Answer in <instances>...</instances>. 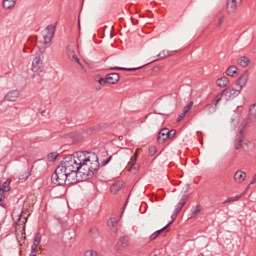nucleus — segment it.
<instances>
[{"label":"nucleus","mask_w":256,"mask_h":256,"mask_svg":"<svg viewBox=\"0 0 256 256\" xmlns=\"http://www.w3.org/2000/svg\"><path fill=\"white\" fill-rule=\"evenodd\" d=\"M31 176V172H24L22 175L18 177L20 181H27L29 177Z\"/></svg>","instance_id":"29"},{"label":"nucleus","mask_w":256,"mask_h":256,"mask_svg":"<svg viewBox=\"0 0 256 256\" xmlns=\"http://www.w3.org/2000/svg\"><path fill=\"white\" fill-rule=\"evenodd\" d=\"M139 69H143V66L136 67V68H125V67H113V68H111L112 71H139Z\"/></svg>","instance_id":"22"},{"label":"nucleus","mask_w":256,"mask_h":256,"mask_svg":"<svg viewBox=\"0 0 256 256\" xmlns=\"http://www.w3.org/2000/svg\"><path fill=\"white\" fill-rule=\"evenodd\" d=\"M17 3V0H3L2 7L4 9H13Z\"/></svg>","instance_id":"19"},{"label":"nucleus","mask_w":256,"mask_h":256,"mask_svg":"<svg viewBox=\"0 0 256 256\" xmlns=\"http://www.w3.org/2000/svg\"><path fill=\"white\" fill-rule=\"evenodd\" d=\"M66 54H67L68 58L70 59V61H75V63H78V65H81V61L77 57V54H75V48H73V46L68 45L66 47Z\"/></svg>","instance_id":"7"},{"label":"nucleus","mask_w":256,"mask_h":256,"mask_svg":"<svg viewBox=\"0 0 256 256\" xmlns=\"http://www.w3.org/2000/svg\"><path fill=\"white\" fill-rule=\"evenodd\" d=\"M19 95H20L19 90H12L5 95L4 99L5 101H11V102L17 101V99H19Z\"/></svg>","instance_id":"12"},{"label":"nucleus","mask_w":256,"mask_h":256,"mask_svg":"<svg viewBox=\"0 0 256 256\" xmlns=\"http://www.w3.org/2000/svg\"><path fill=\"white\" fill-rule=\"evenodd\" d=\"M223 25V17L219 18L218 27H221Z\"/></svg>","instance_id":"45"},{"label":"nucleus","mask_w":256,"mask_h":256,"mask_svg":"<svg viewBox=\"0 0 256 256\" xmlns=\"http://www.w3.org/2000/svg\"><path fill=\"white\" fill-rule=\"evenodd\" d=\"M121 189H123V181H121V180L114 182L110 187V191H111V193H114V195L119 193V191H121Z\"/></svg>","instance_id":"15"},{"label":"nucleus","mask_w":256,"mask_h":256,"mask_svg":"<svg viewBox=\"0 0 256 256\" xmlns=\"http://www.w3.org/2000/svg\"><path fill=\"white\" fill-rule=\"evenodd\" d=\"M58 155L57 152L49 153L47 156L48 161L53 162L55 159H57Z\"/></svg>","instance_id":"30"},{"label":"nucleus","mask_w":256,"mask_h":256,"mask_svg":"<svg viewBox=\"0 0 256 256\" xmlns=\"http://www.w3.org/2000/svg\"><path fill=\"white\" fill-rule=\"evenodd\" d=\"M116 247L118 251H125L129 247V236H122L119 238Z\"/></svg>","instance_id":"9"},{"label":"nucleus","mask_w":256,"mask_h":256,"mask_svg":"<svg viewBox=\"0 0 256 256\" xmlns=\"http://www.w3.org/2000/svg\"><path fill=\"white\" fill-rule=\"evenodd\" d=\"M5 199V195L3 194V190H0V202Z\"/></svg>","instance_id":"41"},{"label":"nucleus","mask_w":256,"mask_h":256,"mask_svg":"<svg viewBox=\"0 0 256 256\" xmlns=\"http://www.w3.org/2000/svg\"><path fill=\"white\" fill-rule=\"evenodd\" d=\"M179 214H177L176 212H173V214L171 215V219H173V221H175V219H177V216Z\"/></svg>","instance_id":"44"},{"label":"nucleus","mask_w":256,"mask_h":256,"mask_svg":"<svg viewBox=\"0 0 256 256\" xmlns=\"http://www.w3.org/2000/svg\"><path fill=\"white\" fill-rule=\"evenodd\" d=\"M236 73H237V67L235 66H230L226 71V75H228L229 77H233Z\"/></svg>","instance_id":"26"},{"label":"nucleus","mask_w":256,"mask_h":256,"mask_svg":"<svg viewBox=\"0 0 256 256\" xmlns=\"http://www.w3.org/2000/svg\"><path fill=\"white\" fill-rule=\"evenodd\" d=\"M170 55H171V52L167 50H163L162 52L159 53L158 57H160V59H165V57H169Z\"/></svg>","instance_id":"31"},{"label":"nucleus","mask_w":256,"mask_h":256,"mask_svg":"<svg viewBox=\"0 0 256 256\" xmlns=\"http://www.w3.org/2000/svg\"><path fill=\"white\" fill-rule=\"evenodd\" d=\"M177 134V131L175 130H168V139H173V137H175V135Z\"/></svg>","instance_id":"35"},{"label":"nucleus","mask_w":256,"mask_h":256,"mask_svg":"<svg viewBox=\"0 0 256 256\" xmlns=\"http://www.w3.org/2000/svg\"><path fill=\"white\" fill-rule=\"evenodd\" d=\"M241 197H243V195H236V196H233L234 198V201H239L241 199Z\"/></svg>","instance_id":"42"},{"label":"nucleus","mask_w":256,"mask_h":256,"mask_svg":"<svg viewBox=\"0 0 256 256\" xmlns=\"http://www.w3.org/2000/svg\"><path fill=\"white\" fill-rule=\"evenodd\" d=\"M169 139V129L162 128L158 133V143H165Z\"/></svg>","instance_id":"10"},{"label":"nucleus","mask_w":256,"mask_h":256,"mask_svg":"<svg viewBox=\"0 0 256 256\" xmlns=\"http://www.w3.org/2000/svg\"><path fill=\"white\" fill-rule=\"evenodd\" d=\"M247 179V173L243 172L242 170H237L234 173V181L235 183H243Z\"/></svg>","instance_id":"13"},{"label":"nucleus","mask_w":256,"mask_h":256,"mask_svg":"<svg viewBox=\"0 0 256 256\" xmlns=\"http://www.w3.org/2000/svg\"><path fill=\"white\" fill-rule=\"evenodd\" d=\"M241 197H243V195H236V196H233L234 198V201H239L241 199Z\"/></svg>","instance_id":"43"},{"label":"nucleus","mask_w":256,"mask_h":256,"mask_svg":"<svg viewBox=\"0 0 256 256\" xmlns=\"http://www.w3.org/2000/svg\"><path fill=\"white\" fill-rule=\"evenodd\" d=\"M108 227L111 229L113 233H118L119 231V219L110 218L108 220Z\"/></svg>","instance_id":"11"},{"label":"nucleus","mask_w":256,"mask_h":256,"mask_svg":"<svg viewBox=\"0 0 256 256\" xmlns=\"http://www.w3.org/2000/svg\"><path fill=\"white\" fill-rule=\"evenodd\" d=\"M98 83H99V85L105 86L109 82H108L107 77H106V78H99Z\"/></svg>","instance_id":"34"},{"label":"nucleus","mask_w":256,"mask_h":256,"mask_svg":"<svg viewBox=\"0 0 256 256\" xmlns=\"http://www.w3.org/2000/svg\"><path fill=\"white\" fill-rule=\"evenodd\" d=\"M235 149H243L245 153H251L255 151V142L245 138L243 133L240 132L235 139Z\"/></svg>","instance_id":"4"},{"label":"nucleus","mask_w":256,"mask_h":256,"mask_svg":"<svg viewBox=\"0 0 256 256\" xmlns=\"http://www.w3.org/2000/svg\"><path fill=\"white\" fill-rule=\"evenodd\" d=\"M191 107H193V102H189V103L184 107L183 116L187 115V113H189V111H191Z\"/></svg>","instance_id":"32"},{"label":"nucleus","mask_w":256,"mask_h":256,"mask_svg":"<svg viewBox=\"0 0 256 256\" xmlns=\"http://www.w3.org/2000/svg\"><path fill=\"white\" fill-rule=\"evenodd\" d=\"M186 203H187V196H183L179 201V203L176 205L174 209V213H177V214L181 213V209L185 207Z\"/></svg>","instance_id":"17"},{"label":"nucleus","mask_w":256,"mask_h":256,"mask_svg":"<svg viewBox=\"0 0 256 256\" xmlns=\"http://www.w3.org/2000/svg\"><path fill=\"white\" fill-rule=\"evenodd\" d=\"M131 22H132V25H138L139 24V20L134 19L133 17H131Z\"/></svg>","instance_id":"40"},{"label":"nucleus","mask_w":256,"mask_h":256,"mask_svg":"<svg viewBox=\"0 0 256 256\" xmlns=\"http://www.w3.org/2000/svg\"><path fill=\"white\" fill-rule=\"evenodd\" d=\"M32 71L36 75H41L43 73V56L38 54L32 60Z\"/></svg>","instance_id":"6"},{"label":"nucleus","mask_w":256,"mask_h":256,"mask_svg":"<svg viewBox=\"0 0 256 256\" xmlns=\"http://www.w3.org/2000/svg\"><path fill=\"white\" fill-rule=\"evenodd\" d=\"M239 1L241 0H228L226 4L227 13H235Z\"/></svg>","instance_id":"14"},{"label":"nucleus","mask_w":256,"mask_h":256,"mask_svg":"<svg viewBox=\"0 0 256 256\" xmlns=\"http://www.w3.org/2000/svg\"><path fill=\"white\" fill-rule=\"evenodd\" d=\"M27 219H29V211L24 210L16 223V239L20 245L25 243V225L27 224Z\"/></svg>","instance_id":"2"},{"label":"nucleus","mask_w":256,"mask_h":256,"mask_svg":"<svg viewBox=\"0 0 256 256\" xmlns=\"http://www.w3.org/2000/svg\"><path fill=\"white\" fill-rule=\"evenodd\" d=\"M84 256H99V254L93 250H87L85 253H84Z\"/></svg>","instance_id":"33"},{"label":"nucleus","mask_w":256,"mask_h":256,"mask_svg":"<svg viewBox=\"0 0 256 256\" xmlns=\"http://www.w3.org/2000/svg\"><path fill=\"white\" fill-rule=\"evenodd\" d=\"M135 163H137V153H135V154L130 158V161L128 162V167H130V169H135V170H137V168L135 167Z\"/></svg>","instance_id":"23"},{"label":"nucleus","mask_w":256,"mask_h":256,"mask_svg":"<svg viewBox=\"0 0 256 256\" xmlns=\"http://www.w3.org/2000/svg\"><path fill=\"white\" fill-rule=\"evenodd\" d=\"M239 65L241 67H247L249 65V58L245 57V56H242L240 57L239 59Z\"/></svg>","instance_id":"25"},{"label":"nucleus","mask_w":256,"mask_h":256,"mask_svg":"<svg viewBox=\"0 0 256 256\" xmlns=\"http://www.w3.org/2000/svg\"><path fill=\"white\" fill-rule=\"evenodd\" d=\"M30 256H37V252H31Z\"/></svg>","instance_id":"47"},{"label":"nucleus","mask_w":256,"mask_h":256,"mask_svg":"<svg viewBox=\"0 0 256 256\" xmlns=\"http://www.w3.org/2000/svg\"><path fill=\"white\" fill-rule=\"evenodd\" d=\"M111 159H113V156H109L106 160L102 161V167H105V165H109V163H111Z\"/></svg>","instance_id":"36"},{"label":"nucleus","mask_w":256,"mask_h":256,"mask_svg":"<svg viewBox=\"0 0 256 256\" xmlns=\"http://www.w3.org/2000/svg\"><path fill=\"white\" fill-rule=\"evenodd\" d=\"M89 233H90V235H91L92 237H95V233H97V229L91 228Z\"/></svg>","instance_id":"38"},{"label":"nucleus","mask_w":256,"mask_h":256,"mask_svg":"<svg viewBox=\"0 0 256 256\" xmlns=\"http://www.w3.org/2000/svg\"><path fill=\"white\" fill-rule=\"evenodd\" d=\"M32 245H35L36 247H39V245H41V234L37 233L35 235Z\"/></svg>","instance_id":"27"},{"label":"nucleus","mask_w":256,"mask_h":256,"mask_svg":"<svg viewBox=\"0 0 256 256\" xmlns=\"http://www.w3.org/2000/svg\"><path fill=\"white\" fill-rule=\"evenodd\" d=\"M32 245H35L36 247H39V245H41V234L37 233L35 235Z\"/></svg>","instance_id":"28"},{"label":"nucleus","mask_w":256,"mask_h":256,"mask_svg":"<svg viewBox=\"0 0 256 256\" xmlns=\"http://www.w3.org/2000/svg\"><path fill=\"white\" fill-rule=\"evenodd\" d=\"M240 94H241L240 88L239 89L226 88L220 94L215 96V98L212 100V105L217 107V105L221 103V99H223V97L226 101H231V99H235V97H238V95Z\"/></svg>","instance_id":"3"},{"label":"nucleus","mask_w":256,"mask_h":256,"mask_svg":"<svg viewBox=\"0 0 256 256\" xmlns=\"http://www.w3.org/2000/svg\"><path fill=\"white\" fill-rule=\"evenodd\" d=\"M233 202H235V199H234L233 197H229V198H227V199L223 202V204L225 205L226 203H233Z\"/></svg>","instance_id":"37"},{"label":"nucleus","mask_w":256,"mask_h":256,"mask_svg":"<svg viewBox=\"0 0 256 256\" xmlns=\"http://www.w3.org/2000/svg\"><path fill=\"white\" fill-rule=\"evenodd\" d=\"M216 85H217V87H220L221 89H223V87H227V85H229V78H227L225 76L218 78L216 80Z\"/></svg>","instance_id":"18"},{"label":"nucleus","mask_w":256,"mask_h":256,"mask_svg":"<svg viewBox=\"0 0 256 256\" xmlns=\"http://www.w3.org/2000/svg\"><path fill=\"white\" fill-rule=\"evenodd\" d=\"M39 246H35L34 244H32V246H31V253H37V248H38Z\"/></svg>","instance_id":"39"},{"label":"nucleus","mask_w":256,"mask_h":256,"mask_svg":"<svg viewBox=\"0 0 256 256\" xmlns=\"http://www.w3.org/2000/svg\"><path fill=\"white\" fill-rule=\"evenodd\" d=\"M0 191H3V195H5V193H7L8 191H11V178H8L2 184V187L0 188Z\"/></svg>","instance_id":"20"},{"label":"nucleus","mask_w":256,"mask_h":256,"mask_svg":"<svg viewBox=\"0 0 256 256\" xmlns=\"http://www.w3.org/2000/svg\"><path fill=\"white\" fill-rule=\"evenodd\" d=\"M183 117H185V115L183 116V113L180 115V117L178 118V121H181V119H183Z\"/></svg>","instance_id":"46"},{"label":"nucleus","mask_w":256,"mask_h":256,"mask_svg":"<svg viewBox=\"0 0 256 256\" xmlns=\"http://www.w3.org/2000/svg\"><path fill=\"white\" fill-rule=\"evenodd\" d=\"M106 78L110 85H115V83L119 82V73L108 74Z\"/></svg>","instance_id":"16"},{"label":"nucleus","mask_w":256,"mask_h":256,"mask_svg":"<svg viewBox=\"0 0 256 256\" xmlns=\"http://www.w3.org/2000/svg\"><path fill=\"white\" fill-rule=\"evenodd\" d=\"M247 81H249V71H245L243 74H241L236 81V85L242 91L243 87L247 85Z\"/></svg>","instance_id":"8"},{"label":"nucleus","mask_w":256,"mask_h":256,"mask_svg":"<svg viewBox=\"0 0 256 256\" xmlns=\"http://www.w3.org/2000/svg\"><path fill=\"white\" fill-rule=\"evenodd\" d=\"M171 223H173V221H171L170 223H168L166 226H164V227L161 228L160 230H157L156 232H154L153 234H151V236H150V241H155V239H157V237L161 234L162 231H166L167 227H169V225H171Z\"/></svg>","instance_id":"21"},{"label":"nucleus","mask_w":256,"mask_h":256,"mask_svg":"<svg viewBox=\"0 0 256 256\" xmlns=\"http://www.w3.org/2000/svg\"><path fill=\"white\" fill-rule=\"evenodd\" d=\"M57 27V24L48 25L46 28L47 33L43 36V43H44V49H47L51 45V41L53 40V37H55V29Z\"/></svg>","instance_id":"5"},{"label":"nucleus","mask_w":256,"mask_h":256,"mask_svg":"<svg viewBox=\"0 0 256 256\" xmlns=\"http://www.w3.org/2000/svg\"><path fill=\"white\" fill-rule=\"evenodd\" d=\"M201 213V206L197 205L194 209L191 210L190 219L197 217Z\"/></svg>","instance_id":"24"},{"label":"nucleus","mask_w":256,"mask_h":256,"mask_svg":"<svg viewBox=\"0 0 256 256\" xmlns=\"http://www.w3.org/2000/svg\"><path fill=\"white\" fill-rule=\"evenodd\" d=\"M99 157L93 152H76L66 156L51 176L54 185H75L92 179L99 171Z\"/></svg>","instance_id":"1"}]
</instances>
